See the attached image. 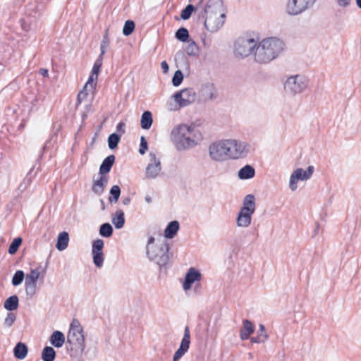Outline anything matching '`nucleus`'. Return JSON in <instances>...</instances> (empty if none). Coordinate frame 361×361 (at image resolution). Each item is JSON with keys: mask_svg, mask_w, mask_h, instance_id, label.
Masks as SVG:
<instances>
[{"mask_svg": "<svg viewBox=\"0 0 361 361\" xmlns=\"http://www.w3.org/2000/svg\"><path fill=\"white\" fill-rule=\"evenodd\" d=\"M171 137L176 149L185 150L197 146L202 140L201 132L195 126L180 124L173 128Z\"/></svg>", "mask_w": 361, "mask_h": 361, "instance_id": "obj_1", "label": "nucleus"}, {"mask_svg": "<svg viewBox=\"0 0 361 361\" xmlns=\"http://www.w3.org/2000/svg\"><path fill=\"white\" fill-rule=\"evenodd\" d=\"M285 44L276 37L264 39L257 43L254 52V60L260 64H266L279 56L284 50Z\"/></svg>", "mask_w": 361, "mask_h": 361, "instance_id": "obj_2", "label": "nucleus"}, {"mask_svg": "<svg viewBox=\"0 0 361 361\" xmlns=\"http://www.w3.org/2000/svg\"><path fill=\"white\" fill-rule=\"evenodd\" d=\"M166 240L155 243V238L150 236L146 245V255L148 259L157 264L160 269H166L170 264L172 254Z\"/></svg>", "mask_w": 361, "mask_h": 361, "instance_id": "obj_3", "label": "nucleus"}, {"mask_svg": "<svg viewBox=\"0 0 361 361\" xmlns=\"http://www.w3.org/2000/svg\"><path fill=\"white\" fill-rule=\"evenodd\" d=\"M225 141L228 159L245 158L254 150L251 145L245 141L236 139H226Z\"/></svg>", "mask_w": 361, "mask_h": 361, "instance_id": "obj_4", "label": "nucleus"}, {"mask_svg": "<svg viewBox=\"0 0 361 361\" xmlns=\"http://www.w3.org/2000/svg\"><path fill=\"white\" fill-rule=\"evenodd\" d=\"M67 343L80 352L85 348L83 329L78 319H73L67 335Z\"/></svg>", "mask_w": 361, "mask_h": 361, "instance_id": "obj_5", "label": "nucleus"}, {"mask_svg": "<svg viewBox=\"0 0 361 361\" xmlns=\"http://www.w3.org/2000/svg\"><path fill=\"white\" fill-rule=\"evenodd\" d=\"M178 106L172 107V104H169L170 111L178 110L186 107L195 102L197 94L193 88L188 87L178 91L172 96Z\"/></svg>", "mask_w": 361, "mask_h": 361, "instance_id": "obj_6", "label": "nucleus"}, {"mask_svg": "<svg viewBox=\"0 0 361 361\" xmlns=\"http://www.w3.org/2000/svg\"><path fill=\"white\" fill-rule=\"evenodd\" d=\"M257 42L252 38L240 37L234 46V54L236 56L245 58L255 52Z\"/></svg>", "mask_w": 361, "mask_h": 361, "instance_id": "obj_7", "label": "nucleus"}, {"mask_svg": "<svg viewBox=\"0 0 361 361\" xmlns=\"http://www.w3.org/2000/svg\"><path fill=\"white\" fill-rule=\"evenodd\" d=\"M307 86V80L300 75H292L287 78L284 89L287 93L295 95L302 92Z\"/></svg>", "mask_w": 361, "mask_h": 361, "instance_id": "obj_8", "label": "nucleus"}, {"mask_svg": "<svg viewBox=\"0 0 361 361\" xmlns=\"http://www.w3.org/2000/svg\"><path fill=\"white\" fill-rule=\"evenodd\" d=\"M315 2V0H288L286 6V13L288 16H298L310 8Z\"/></svg>", "mask_w": 361, "mask_h": 361, "instance_id": "obj_9", "label": "nucleus"}, {"mask_svg": "<svg viewBox=\"0 0 361 361\" xmlns=\"http://www.w3.org/2000/svg\"><path fill=\"white\" fill-rule=\"evenodd\" d=\"M225 140L211 144L209 147L210 158L216 161H224L228 159Z\"/></svg>", "mask_w": 361, "mask_h": 361, "instance_id": "obj_10", "label": "nucleus"}, {"mask_svg": "<svg viewBox=\"0 0 361 361\" xmlns=\"http://www.w3.org/2000/svg\"><path fill=\"white\" fill-rule=\"evenodd\" d=\"M314 166H309L306 171L299 168L295 169L290 177L289 188L292 191L296 190L298 180H307L311 178L314 172Z\"/></svg>", "mask_w": 361, "mask_h": 361, "instance_id": "obj_11", "label": "nucleus"}, {"mask_svg": "<svg viewBox=\"0 0 361 361\" xmlns=\"http://www.w3.org/2000/svg\"><path fill=\"white\" fill-rule=\"evenodd\" d=\"M203 18L205 28L211 32H215L223 26L226 20V14H204Z\"/></svg>", "mask_w": 361, "mask_h": 361, "instance_id": "obj_12", "label": "nucleus"}, {"mask_svg": "<svg viewBox=\"0 0 361 361\" xmlns=\"http://www.w3.org/2000/svg\"><path fill=\"white\" fill-rule=\"evenodd\" d=\"M217 97V91L213 83L207 82L201 85L198 91V102L205 103L214 100Z\"/></svg>", "mask_w": 361, "mask_h": 361, "instance_id": "obj_13", "label": "nucleus"}, {"mask_svg": "<svg viewBox=\"0 0 361 361\" xmlns=\"http://www.w3.org/2000/svg\"><path fill=\"white\" fill-rule=\"evenodd\" d=\"M49 0H30L26 6V12L30 16L39 18L46 8Z\"/></svg>", "mask_w": 361, "mask_h": 361, "instance_id": "obj_14", "label": "nucleus"}, {"mask_svg": "<svg viewBox=\"0 0 361 361\" xmlns=\"http://www.w3.org/2000/svg\"><path fill=\"white\" fill-rule=\"evenodd\" d=\"M149 163L146 168V177L147 178H155L161 170V161L153 152L149 154Z\"/></svg>", "mask_w": 361, "mask_h": 361, "instance_id": "obj_15", "label": "nucleus"}, {"mask_svg": "<svg viewBox=\"0 0 361 361\" xmlns=\"http://www.w3.org/2000/svg\"><path fill=\"white\" fill-rule=\"evenodd\" d=\"M202 279V274L197 269L192 267L187 271L185 281L183 283V288L188 290L191 288L192 285L196 282H200Z\"/></svg>", "mask_w": 361, "mask_h": 361, "instance_id": "obj_16", "label": "nucleus"}, {"mask_svg": "<svg viewBox=\"0 0 361 361\" xmlns=\"http://www.w3.org/2000/svg\"><path fill=\"white\" fill-rule=\"evenodd\" d=\"M221 15L226 14V8L222 0H209L207 3L204 14Z\"/></svg>", "mask_w": 361, "mask_h": 361, "instance_id": "obj_17", "label": "nucleus"}, {"mask_svg": "<svg viewBox=\"0 0 361 361\" xmlns=\"http://www.w3.org/2000/svg\"><path fill=\"white\" fill-rule=\"evenodd\" d=\"M102 58H103V55L99 54V57L95 61L93 68H92V70L91 75L90 76L87 82H86V84L84 87V89L85 90H87L88 88H90V90L93 89L94 85H95L94 83V81L97 80L98 74L100 71V68L102 66Z\"/></svg>", "mask_w": 361, "mask_h": 361, "instance_id": "obj_18", "label": "nucleus"}, {"mask_svg": "<svg viewBox=\"0 0 361 361\" xmlns=\"http://www.w3.org/2000/svg\"><path fill=\"white\" fill-rule=\"evenodd\" d=\"M252 214L240 209L236 218L237 226L242 228L248 227L251 224Z\"/></svg>", "mask_w": 361, "mask_h": 361, "instance_id": "obj_19", "label": "nucleus"}, {"mask_svg": "<svg viewBox=\"0 0 361 361\" xmlns=\"http://www.w3.org/2000/svg\"><path fill=\"white\" fill-rule=\"evenodd\" d=\"M108 183V178L104 175H100L98 179L93 181L92 190L97 195H101Z\"/></svg>", "mask_w": 361, "mask_h": 361, "instance_id": "obj_20", "label": "nucleus"}, {"mask_svg": "<svg viewBox=\"0 0 361 361\" xmlns=\"http://www.w3.org/2000/svg\"><path fill=\"white\" fill-rule=\"evenodd\" d=\"M256 204H255V198L253 195H247L243 202V207L240 209L254 214L255 212Z\"/></svg>", "mask_w": 361, "mask_h": 361, "instance_id": "obj_21", "label": "nucleus"}, {"mask_svg": "<svg viewBox=\"0 0 361 361\" xmlns=\"http://www.w3.org/2000/svg\"><path fill=\"white\" fill-rule=\"evenodd\" d=\"M243 324V328L240 331V337L244 341L248 339L250 335L254 332V326L252 323L247 319H245Z\"/></svg>", "mask_w": 361, "mask_h": 361, "instance_id": "obj_22", "label": "nucleus"}, {"mask_svg": "<svg viewBox=\"0 0 361 361\" xmlns=\"http://www.w3.org/2000/svg\"><path fill=\"white\" fill-rule=\"evenodd\" d=\"M50 343L55 348H61L65 343V336L59 331H54L49 338Z\"/></svg>", "mask_w": 361, "mask_h": 361, "instance_id": "obj_23", "label": "nucleus"}, {"mask_svg": "<svg viewBox=\"0 0 361 361\" xmlns=\"http://www.w3.org/2000/svg\"><path fill=\"white\" fill-rule=\"evenodd\" d=\"M114 161H115V156L111 154V155H109L107 157H106L102 164L100 165V167H99V175H105L106 173H108L114 164Z\"/></svg>", "mask_w": 361, "mask_h": 361, "instance_id": "obj_24", "label": "nucleus"}, {"mask_svg": "<svg viewBox=\"0 0 361 361\" xmlns=\"http://www.w3.org/2000/svg\"><path fill=\"white\" fill-rule=\"evenodd\" d=\"M69 242V235L66 231L61 232L57 238L56 248L60 250H64L67 248Z\"/></svg>", "mask_w": 361, "mask_h": 361, "instance_id": "obj_25", "label": "nucleus"}, {"mask_svg": "<svg viewBox=\"0 0 361 361\" xmlns=\"http://www.w3.org/2000/svg\"><path fill=\"white\" fill-rule=\"evenodd\" d=\"M255 175V169L250 165H246L238 171V177L241 180H247L253 178Z\"/></svg>", "mask_w": 361, "mask_h": 361, "instance_id": "obj_26", "label": "nucleus"}, {"mask_svg": "<svg viewBox=\"0 0 361 361\" xmlns=\"http://www.w3.org/2000/svg\"><path fill=\"white\" fill-rule=\"evenodd\" d=\"M111 221L116 228L120 229L123 228L125 224L124 212L121 209H118L112 215Z\"/></svg>", "mask_w": 361, "mask_h": 361, "instance_id": "obj_27", "label": "nucleus"}, {"mask_svg": "<svg viewBox=\"0 0 361 361\" xmlns=\"http://www.w3.org/2000/svg\"><path fill=\"white\" fill-rule=\"evenodd\" d=\"M179 229V223L177 221H171L164 230V236L166 238L171 239L177 233Z\"/></svg>", "mask_w": 361, "mask_h": 361, "instance_id": "obj_28", "label": "nucleus"}, {"mask_svg": "<svg viewBox=\"0 0 361 361\" xmlns=\"http://www.w3.org/2000/svg\"><path fill=\"white\" fill-rule=\"evenodd\" d=\"M27 345L22 342L18 343L13 349L14 356L19 360H23L27 356Z\"/></svg>", "mask_w": 361, "mask_h": 361, "instance_id": "obj_29", "label": "nucleus"}, {"mask_svg": "<svg viewBox=\"0 0 361 361\" xmlns=\"http://www.w3.org/2000/svg\"><path fill=\"white\" fill-rule=\"evenodd\" d=\"M153 123L152 114L149 111H145L141 116L140 125L141 128L148 130L151 128Z\"/></svg>", "mask_w": 361, "mask_h": 361, "instance_id": "obj_30", "label": "nucleus"}, {"mask_svg": "<svg viewBox=\"0 0 361 361\" xmlns=\"http://www.w3.org/2000/svg\"><path fill=\"white\" fill-rule=\"evenodd\" d=\"M268 338V335L265 332V327L263 324H259V331L257 336L251 338L252 343H260L265 342Z\"/></svg>", "mask_w": 361, "mask_h": 361, "instance_id": "obj_31", "label": "nucleus"}, {"mask_svg": "<svg viewBox=\"0 0 361 361\" xmlns=\"http://www.w3.org/2000/svg\"><path fill=\"white\" fill-rule=\"evenodd\" d=\"M56 357V351L52 347L46 346L42 352V359L43 361H54Z\"/></svg>", "mask_w": 361, "mask_h": 361, "instance_id": "obj_32", "label": "nucleus"}, {"mask_svg": "<svg viewBox=\"0 0 361 361\" xmlns=\"http://www.w3.org/2000/svg\"><path fill=\"white\" fill-rule=\"evenodd\" d=\"M18 298L17 295H12L8 298L4 302V308L8 311H13L18 307Z\"/></svg>", "mask_w": 361, "mask_h": 361, "instance_id": "obj_33", "label": "nucleus"}, {"mask_svg": "<svg viewBox=\"0 0 361 361\" xmlns=\"http://www.w3.org/2000/svg\"><path fill=\"white\" fill-rule=\"evenodd\" d=\"M190 344V332L188 326H185L184 329V334L182 338L180 348L188 351Z\"/></svg>", "mask_w": 361, "mask_h": 361, "instance_id": "obj_34", "label": "nucleus"}, {"mask_svg": "<svg viewBox=\"0 0 361 361\" xmlns=\"http://www.w3.org/2000/svg\"><path fill=\"white\" fill-rule=\"evenodd\" d=\"M39 274V269H32L30 274L26 275L25 283L37 284Z\"/></svg>", "mask_w": 361, "mask_h": 361, "instance_id": "obj_35", "label": "nucleus"}, {"mask_svg": "<svg viewBox=\"0 0 361 361\" xmlns=\"http://www.w3.org/2000/svg\"><path fill=\"white\" fill-rule=\"evenodd\" d=\"M121 195V189L118 185H113L110 189V196L109 201L111 203H116L118 202Z\"/></svg>", "mask_w": 361, "mask_h": 361, "instance_id": "obj_36", "label": "nucleus"}, {"mask_svg": "<svg viewBox=\"0 0 361 361\" xmlns=\"http://www.w3.org/2000/svg\"><path fill=\"white\" fill-rule=\"evenodd\" d=\"M185 51L186 54L191 56H197L199 53V47L193 40L188 41V44L186 46Z\"/></svg>", "mask_w": 361, "mask_h": 361, "instance_id": "obj_37", "label": "nucleus"}, {"mask_svg": "<svg viewBox=\"0 0 361 361\" xmlns=\"http://www.w3.org/2000/svg\"><path fill=\"white\" fill-rule=\"evenodd\" d=\"M113 234V228L109 223H104L100 226L99 235L104 238H109Z\"/></svg>", "mask_w": 361, "mask_h": 361, "instance_id": "obj_38", "label": "nucleus"}, {"mask_svg": "<svg viewBox=\"0 0 361 361\" xmlns=\"http://www.w3.org/2000/svg\"><path fill=\"white\" fill-rule=\"evenodd\" d=\"M121 140V135L117 133H112L108 137V146L109 149H114L117 147Z\"/></svg>", "mask_w": 361, "mask_h": 361, "instance_id": "obj_39", "label": "nucleus"}, {"mask_svg": "<svg viewBox=\"0 0 361 361\" xmlns=\"http://www.w3.org/2000/svg\"><path fill=\"white\" fill-rule=\"evenodd\" d=\"M175 36L178 40L186 42L189 37V32L186 28L180 27L176 31Z\"/></svg>", "mask_w": 361, "mask_h": 361, "instance_id": "obj_40", "label": "nucleus"}, {"mask_svg": "<svg viewBox=\"0 0 361 361\" xmlns=\"http://www.w3.org/2000/svg\"><path fill=\"white\" fill-rule=\"evenodd\" d=\"M22 238L20 237L16 238L11 243L8 248V253L11 255L15 254L18 250L20 245L22 243Z\"/></svg>", "mask_w": 361, "mask_h": 361, "instance_id": "obj_41", "label": "nucleus"}, {"mask_svg": "<svg viewBox=\"0 0 361 361\" xmlns=\"http://www.w3.org/2000/svg\"><path fill=\"white\" fill-rule=\"evenodd\" d=\"M135 29V23L133 20H128L126 21L123 28V34L125 36H128L133 32Z\"/></svg>", "mask_w": 361, "mask_h": 361, "instance_id": "obj_42", "label": "nucleus"}, {"mask_svg": "<svg viewBox=\"0 0 361 361\" xmlns=\"http://www.w3.org/2000/svg\"><path fill=\"white\" fill-rule=\"evenodd\" d=\"M92 258H93V262L94 265L98 267L101 268L103 266L104 264V253L103 252H97V253H92Z\"/></svg>", "mask_w": 361, "mask_h": 361, "instance_id": "obj_43", "label": "nucleus"}, {"mask_svg": "<svg viewBox=\"0 0 361 361\" xmlns=\"http://www.w3.org/2000/svg\"><path fill=\"white\" fill-rule=\"evenodd\" d=\"M24 277H25L24 272L21 270H18L14 274V275L12 278V284L14 286H17L20 285L23 282Z\"/></svg>", "mask_w": 361, "mask_h": 361, "instance_id": "obj_44", "label": "nucleus"}, {"mask_svg": "<svg viewBox=\"0 0 361 361\" xmlns=\"http://www.w3.org/2000/svg\"><path fill=\"white\" fill-rule=\"evenodd\" d=\"M104 241L102 239H97L93 241L92 253L103 252Z\"/></svg>", "mask_w": 361, "mask_h": 361, "instance_id": "obj_45", "label": "nucleus"}, {"mask_svg": "<svg viewBox=\"0 0 361 361\" xmlns=\"http://www.w3.org/2000/svg\"><path fill=\"white\" fill-rule=\"evenodd\" d=\"M195 7L193 5L188 4L184 9L182 10L180 13L181 18L183 20L189 19Z\"/></svg>", "mask_w": 361, "mask_h": 361, "instance_id": "obj_46", "label": "nucleus"}, {"mask_svg": "<svg viewBox=\"0 0 361 361\" xmlns=\"http://www.w3.org/2000/svg\"><path fill=\"white\" fill-rule=\"evenodd\" d=\"M183 80V73L180 70H178L175 72V73L172 78V84L173 86L178 87L182 83Z\"/></svg>", "mask_w": 361, "mask_h": 361, "instance_id": "obj_47", "label": "nucleus"}, {"mask_svg": "<svg viewBox=\"0 0 361 361\" xmlns=\"http://www.w3.org/2000/svg\"><path fill=\"white\" fill-rule=\"evenodd\" d=\"M108 30H106V32H105V35H104L103 37V39L101 42V44H100V50H101V53H100V55H103L105 54L106 52V48L109 46V37H108Z\"/></svg>", "mask_w": 361, "mask_h": 361, "instance_id": "obj_48", "label": "nucleus"}, {"mask_svg": "<svg viewBox=\"0 0 361 361\" xmlns=\"http://www.w3.org/2000/svg\"><path fill=\"white\" fill-rule=\"evenodd\" d=\"M16 319V317L15 314H13L12 312L8 313L6 317L4 319V325L7 327L11 326L13 325V324L14 323Z\"/></svg>", "mask_w": 361, "mask_h": 361, "instance_id": "obj_49", "label": "nucleus"}, {"mask_svg": "<svg viewBox=\"0 0 361 361\" xmlns=\"http://www.w3.org/2000/svg\"><path fill=\"white\" fill-rule=\"evenodd\" d=\"M147 149V142L145 137L142 136L140 138V149L139 152L140 154H144L146 152V150Z\"/></svg>", "mask_w": 361, "mask_h": 361, "instance_id": "obj_50", "label": "nucleus"}, {"mask_svg": "<svg viewBox=\"0 0 361 361\" xmlns=\"http://www.w3.org/2000/svg\"><path fill=\"white\" fill-rule=\"evenodd\" d=\"M25 291L27 295H33L35 293L37 284L25 283Z\"/></svg>", "mask_w": 361, "mask_h": 361, "instance_id": "obj_51", "label": "nucleus"}, {"mask_svg": "<svg viewBox=\"0 0 361 361\" xmlns=\"http://www.w3.org/2000/svg\"><path fill=\"white\" fill-rule=\"evenodd\" d=\"M186 352V350L179 347L173 355V361H178L185 354Z\"/></svg>", "mask_w": 361, "mask_h": 361, "instance_id": "obj_52", "label": "nucleus"}, {"mask_svg": "<svg viewBox=\"0 0 361 361\" xmlns=\"http://www.w3.org/2000/svg\"><path fill=\"white\" fill-rule=\"evenodd\" d=\"M186 352V350L179 347L173 355V361H178L185 354Z\"/></svg>", "mask_w": 361, "mask_h": 361, "instance_id": "obj_53", "label": "nucleus"}, {"mask_svg": "<svg viewBox=\"0 0 361 361\" xmlns=\"http://www.w3.org/2000/svg\"><path fill=\"white\" fill-rule=\"evenodd\" d=\"M116 130L120 133L119 135L124 134L126 132V123L123 121L118 123L116 126Z\"/></svg>", "mask_w": 361, "mask_h": 361, "instance_id": "obj_54", "label": "nucleus"}, {"mask_svg": "<svg viewBox=\"0 0 361 361\" xmlns=\"http://www.w3.org/2000/svg\"><path fill=\"white\" fill-rule=\"evenodd\" d=\"M337 4L341 8H347L352 4V0H337Z\"/></svg>", "mask_w": 361, "mask_h": 361, "instance_id": "obj_55", "label": "nucleus"}, {"mask_svg": "<svg viewBox=\"0 0 361 361\" xmlns=\"http://www.w3.org/2000/svg\"><path fill=\"white\" fill-rule=\"evenodd\" d=\"M161 68L164 73H166L169 71V65L166 61H164L161 63Z\"/></svg>", "mask_w": 361, "mask_h": 361, "instance_id": "obj_56", "label": "nucleus"}, {"mask_svg": "<svg viewBox=\"0 0 361 361\" xmlns=\"http://www.w3.org/2000/svg\"><path fill=\"white\" fill-rule=\"evenodd\" d=\"M87 95V93L85 92L84 91H81L80 92H79L78 95V100L80 102L82 99H83Z\"/></svg>", "mask_w": 361, "mask_h": 361, "instance_id": "obj_57", "label": "nucleus"}, {"mask_svg": "<svg viewBox=\"0 0 361 361\" xmlns=\"http://www.w3.org/2000/svg\"><path fill=\"white\" fill-rule=\"evenodd\" d=\"M39 73L44 77H47L49 75L48 70L45 68H41L39 70Z\"/></svg>", "mask_w": 361, "mask_h": 361, "instance_id": "obj_58", "label": "nucleus"}, {"mask_svg": "<svg viewBox=\"0 0 361 361\" xmlns=\"http://www.w3.org/2000/svg\"><path fill=\"white\" fill-rule=\"evenodd\" d=\"M130 198L129 197H124L123 198L122 200V203L124 204V205H128L130 202Z\"/></svg>", "mask_w": 361, "mask_h": 361, "instance_id": "obj_59", "label": "nucleus"}, {"mask_svg": "<svg viewBox=\"0 0 361 361\" xmlns=\"http://www.w3.org/2000/svg\"><path fill=\"white\" fill-rule=\"evenodd\" d=\"M100 202H101V209L102 210H104L105 209V204H104V202L103 200H100Z\"/></svg>", "mask_w": 361, "mask_h": 361, "instance_id": "obj_60", "label": "nucleus"}, {"mask_svg": "<svg viewBox=\"0 0 361 361\" xmlns=\"http://www.w3.org/2000/svg\"><path fill=\"white\" fill-rule=\"evenodd\" d=\"M145 201L147 202V203H150L152 202V198L149 195H147L145 197Z\"/></svg>", "mask_w": 361, "mask_h": 361, "instance_id": "obj_61", "label": "nucleus"}, {"mask_svg": "<svg viewBox=\"0 0 361 361\" xmlns=\"http://www.w3.org/2000/svg\"><path fill=\"white\" fill-rule=\"evenodd\" d=\"M319 225L317 224L314 231V235H317L319 232Z\"/></svg>", "mask_w": 361, "mask_h": 361, "instance_id": "obj_62", "label": "nucleus"}, {"mask_svg": "<svg viewBox=\"0 0 361 361\" xmlns=\"http://www.w3.org/2000/svg\"><path fill=\"white\" fill-rule=\"evenodd\" d=\"M355 1L357 7L361 8V0H355Z\"/></svg>", "mask_w": 361, "mask_h": 361, "instance_id": "obj_63", "label": "nucleus"}, {"mask_svg": "<svg viewBox=\"0 0 361 361\" xmlns=\"http://www.w3.org/2000/svg\"><path fill=\"white\" fill-rule=\"evenodd\" d=\"M48 144H49V142H46V143H45V145H44V147H43V149H44V150H45V149H46L47 147H49V146H48Z\"/></svg>", "mask_w": 361, "mask_h": 361, "instance_id": "obj_64", "label": "nucleus"}]
</instances>
